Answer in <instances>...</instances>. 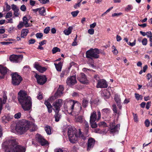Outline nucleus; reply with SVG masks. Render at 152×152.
I'll use <instances>...</instances> for the list:
<instances>
[{
    "mask_svg": "<svg viewBox=\"0 0 152 152\" xmlns=\"http://www.w3.org/2000/svg\"><path fill=\"white\" fill-rule=\"evenodd\" d=\"M12 16V12H8L6 15L5 18H9L11 17Z\"/></svg>",
    "mask_w": 152,
    "mask_h": 152,
    "instance_id": "obj_43",
    "label": "nucleus"
},
{
    "mask_svg": "<svg viewBox=\"0 0 152 152\" xmlns=\"http://www.w3.org/2000/svg\"><path fill=\"white\" fill-rule=\"evenodd\" d=\"M78 80L83 84H87L89 83V80L87 79L86 75L83 73H81L79 75Z\"/></svg>",
    "mask_w": 152,
    "mask_h": 152,
    "instance_id": "obj_12",
    "label": "nucleus"
},
{
    "mask_svg": "<svg viewBox=\"0 0 152 152\" xmlns=\"http://www.w3.org/2000/svg\"><path fill=\"white\" fill-rule=\"evenodd\" d=\"M18 99L24 111H29L31 108L32 102L30 96L26 92L21 90L18 93Z\"/></svg>",
    "mask_w": 152,
    "mask_h": 152,
    "instance_id": "obj_2",
    "label": "nucleus"
},
{
    "mask_svg": "<svg viewBox=\"0 0 152 152\" xmlns=\"http://www.w3.org/2000/svg\"><path fill=\"white\" fill-rule=\"evenodd\" d=\"M95 141L92 138H89L88 141L87 150H90L94 146L95 144Z\"/></svg>",
    "mask_w": 152,
    "mask_h": 152,
    "instance_id": "obj_18",
    "label": "nucleus"
},
{
    "mask_svg": "<svg viewBox=\"0 0 152 152\" xmlns=\"http://www.w3.org/2000/svg\"><path fill=\"white\" fill-rule=\"evenodd\" d=\"M146 35L147 37H149L152 36V33L151 31H148L146 32Z\"/></svg>",
    "mask_w": 152,
    "mask_h": 152,
    "instance_id": "obj_64",
    "label": "nucleus"
},
{
    "mask_svg": "<svg viewBox=\"0 0 152 152\" xmlns=\"http://www.w3.org/2000/svg\"><path fill=\"white\" fill-rule=\"evenodd\" d=\"M72 28L69 27L67 29L65 30L64 32L65 34L66 35H69L72 32Z\"/></svg>",
    "mask_w": 152,
    "mask_h": 152,
    "instance_id": "obj_25",
    "label": "nucleus"
},
{
    "mask_svg": "<svg viewBox=\"0 0 152 152\" xmlns=\"http://www.w3.org/2000/svg\"><path fill=\"white\" fill-rule=\"evenodd\" d=\"M151 102H148L146 103V108L147 110H148L149 109V108H150V107L151 106Z\"/></svg>",
    "mask_w": 152,
    "mask_h": 152,
    "instance_id": "obj_57",
    "label": "nucleus"
},
{
    "mask_svg": "<svg viewBox=\"0 0 152 152\" xmlns=\"http://www.w3.org/2000/svg\"><path fill=\"white\" fill-rule=\"evenodd\" d=\"M147 79L149 80L151 78V81H152V75H151V73H148L146 75Z\"/></svg>",
    "mask_w": 152,
    "mask_h": 152,
    "instance_id": "obj_47",
    "label": "nucleus"
},
{
    "mask_svg": "<svg viewBox=\"0 0 152 152\" xmlns=\"http://www.w3.org/2000/svg\"><path fill=\"white\" fill-rule=\"evenodd\" d=\"M113 110L114 111V113H117V111L116 107V106L115 104H113Z\"/></svg>",
    "mask_w": 152,
    "mask_h": 152,
    "instance_id": "obj_59",
    "label": "nucleus"
},
{
    "mask_svg": "<svg viewBox=\"0 0 152 152\" xmlns=\"http://www.w3.org/2000/svg\"><path fill=\"white\" fill-rule=\"evenodd\" d=\"M20 9L23 11H25L26 10V6L24 5H22L20 7Z\"/></svg>",
    "mask_w": 152,
    "mask_h": 152,
    "instance_id": "obj_53",
    "label": "nucleus"
},
{
    "mask_svg": "<svg viewBox=\"0 0 152 152\" xmlns=\"http://www.w3.org/2000/svg\"><path fill=\"white\" fill-rule=\"evenodd\" d=\"M64 89V87L63 86H59L57 91L55 94L54 96L57 98L58 97L61 96L63 94V91Z\"/></svg>",
    "mask_w": 152,
    "mask_h": 152,
    "instance_id": "obj_17",
    "label": "nucleus"
},
{
    "mask_svg": "<svg viewBox=\"0 0 152 152\" xmlns=\"http://www.w3.org/2000/svg\"><path fill=\"white\" fill-rule=\"evenodd\" d=\"M76 82L75 77L73 76L68 78L66 81L67 84L70 86L74 85Z\"/></svg>",
    "mask_w": 152,
    "mask_h": 152,
    "instance_id": "obj_14",
    "label": "nucleus"
},
{
    "mask_svg": "<svg viewBox=\"0 0 152 152\" xmlns=\"http://www.w3.org/2000/svg\"><path fill=\"white\" fill-rule=\"evenodd\" d=\"M12 78V83L15 86L18 85L22 80L21 76L17 72L13 73L11 74Z\"/></svg>",
    "mask_w": 152,
    "mask_h": 152,
    "instance_id": "obj_7",
    "label": "nucleus"
},
{
    "mask_svg": "<svg viewBox=\"0 0 152 152\" xmlns=\"http://www.w3.org/2000/svg\"><path fill=\"white\" fill-rule=\"evenodd\" d=\"M145 126L148 127L149 126L150 122L148 119H147L145 121Z\"/></svg>",
    "mask_w": 152,
    "mask_h": 152,
    "instance_id": "obj_50",
    "label": "nucleus"
},
{
    "mask_svg": "<svg viewBox=\"0 0 152 152\" xmlns=\"http://www.w3.org/2000/svg\"><path fill=\"white\" fill-rule=\"evenodd\" d=\"M120 125L118 124L115 126L114 128H111L110 130V132L114 133L118 131L120 129Z\"/></svg>",
    "mask_w": 152,
    "mask_h": 152,
    "instance_id": "obj_23",
    "label": "nucleus"
},
{
    "mask_svg": "<svg viewBox=\"0 0 152 152\" xmlns=\"http://www.w3.org/2000/svg\"><path fill=\"white\" fill-rule=\"evenodd\" d=\"M13 118V117L12 115H8L7 116L4 115L2 117L1 120L3 123L6 124L10 121Z\"/></svg>",
    "mask_w": 152,
    "mask_h": 152,
    "instance_id": "obj_19",
    "label": "nucleus"
},
{
    "mask_svg": "<svg viewBox=\"0 0 152 152\" xmlns=\"http://www.w3.org/2000/svg\"><path fill=\"white\" fill-rule=\"evenodd\" d=\"M8 70L7 67H0V73L2 75L0 76V78H4Z\"/></svg>",
    "mask_w": 152,
    "mask_h": 152,
    "instance_id": "obj_20",
    "label": "nucleus"
},
{
    "mask_svg": "<svg viewBox=\"0 0 152 152\" xmlns=\"http://www.w3.org/2000/svg\"><path fill=\"white\" fill-rule=\"evenodd\" d=\"M80 3H79L77 2V4H76L74 5V7L75 9H76L78 7H80Z\"/></svg>",
    "mask_w": 152,
    "mask_h": 152,
    "instance_id": "obj_63",
    "label": "nucleus"
},
{
    "mask_svg": "<svg viewBox=\"0 0 152 152\" xmlns=\"http://www.w3.org/2000/svg\"><path fill=\"white\" fill-rule=\"evenodd\" d=\"M3 99L2 100V99L0 98V114L2 110L3 104L6 103L7 99V97L5 92H4L3 94Z\"/></svg>",
    "mask_w": 152,
    "mask_h": 152,
    "instance_id": "obj_16",
    "label": "nucleus"
},
{
    "mask_svg": "<svg viewBox=\"0 0 152 152\" xmlns=\"http://www.w3.org/2000/svg\"><path fill=\"white\" fill-rule=\"evenodd\" d=\"M147 67H143V71L142 70H141L139 72V74H141L143 72H145L147 69Z\"/></svg>",
    "mask_w": 152,
    "mask_h": 152,
    "instance_id": "obj_61",
    "label": "nucleus"
},
{
    "mask_svg": "<svg viewBox=\"0 0 152 152\" xmlns=\"http://www.w3.org/2000/svg\"><path fill=\"white\" fill-rule=\"evenodd\" d=\"M34 120H32L31 122L24 120L19 122L16 124L15 129L18 134H22L28 130L31 125H34Z\"/></svg>",
    "mask_w": 152,
    "mask_h": 152,
    "instance_id": "obj_5",
    "label": "nucleus"
},
{
    "mask_svg": "<svg viewBox=\"0 0 152 152\" xmlns=\"http://www.w3.org/2000/svg\"><path fill=\"white\" fill-rule=\"evenodd\" d=\"M12 9L13 11H16L17 9H19L15 5L13 4L11 5Z\"/></svg>",
    "mask_w": 152,
    "mask_h": 152,
    "instance_id": "obj_52",
    "label": "nucleus"
},
{
    "mask_svg": "<svg viewBox=\"0 0 152 152\" xmlns=\"http://www.w3.org/2000/svg\"><path fill=\"white\" fill-rule=\"evenodd\" d=\"M36 69L39 72L41 73H43L45 72L47 69L45 68V67H35Z\"/></svg>",
    "mask_w": 152,
    "mask_h": 152,
    "instance_id": "obj_29",
    "label": "nucleus"
},
{
    "mask_svg": "<svg viewBox=\"0 0 152 152\" xmlns=\"http://www.w3.org/2000/svg\"><path fill=\"white\" fill-rule=\"evenodd\" d=\"M58 113L59 112L56 113V114L54 115L55 121L56 122L59 121L61 117V115Z\"/></svg>",
    "mask_w": 152,
    "mask_h": 152,
    "instance_id": "obj_32",
    "label": "nucleus"
},
{
    "mask_svg": "<svg viewBox=\"0 0 152 152\" xmlns=\"http://www.w3.org/2000/svg\"><path fill=\"white\" fill-rule=\"evenodd\" d=\"M102 112L104 115L110 113V110L108 108H104L102 110Z\"/></svg>",
    "mask_w": 152,
    "mask_h": 152,
    "instance_id": "obj_28",
    "label": "nucleus"
},
{
    "mask_svg": "<svg viewBox=\"0 0 152 152\" xmlns=\"http://www.w3.org/2000/svg\"><path fill=\"white\" fill-rule=\"evenodd\" d=\"M6 11H9L11 9V7L8 4L6 3Z\"/></svg>",
    "mask_w": 152,
    "mask_h": 152,
    "instance_id": "obj_56",
    "label": "nucleus"
},
{
    "mask_svg": "<svg viewBox=\"0 0 152 152\" xmlns=\"http://www.w3.org/2000/svg\"><path fill=\"white\" fill-rule=\"evenodd\" d=\"M84 120L83 116H79L76 118V121L80 123H82Z\"/></svg>",
    "mask_w": 152,
    "mask_h": 152,
    "instance_id": "obj_31",
    "label": "nucleus"
},
{
    "mask_svg": "<svg viewBox=\"0 0 152 152\" xmlns=\"http://www.w3.org/2000/svg\"><path fill=\"white\" fill-rule=\"evenodd\" d=\"M88 103V100L86 99H83L82 101V105L83 107L84 108L86 107L87 106Z\"/></svg>",
    "mask_w": 152,
    "mask_h": 152,
    "instance_id": "obj_30",
    "label": "nucleus"
},
{
    "mask_svg": "<svg viewBox=\"0 0 152 152\" xmlns=\"http://www.w3.org/2000/svg\"><path fill=\"white\" fill-rule=\"evenodd\" d=\"M60 51V49L57 47L53 48L52 50V52L53 54H55L58 52Z\"/></svg>",
    "mask_w": 152,
    "mask_h": 152,
    "instance_id": "obj_35",
    "label": "nucleus"
},
{
    "mask_svg": "<svg viewBox=\"0 0 152 152\" xmlns=\"http://www.w3.org/2000/svg\"><path fill=\"white\" fill-rule=\"evenodd\" d=\"M101 95L103 96L104 99H107L109 98V97L108 95H107L106 93V91H104L101 93Z\"/></svg>",
    "mask_w": 152,
    "mask_h": 152,
    "instance_id": "obj_34",
    "label": "nucleus"
},
{
    "mask_svg": "<svg viewBox=\"0 0 152 152\" xmlns=\"http://www.w3.org/2000/svg\"><path fill=\"white\" fill-rule=\"evenodd\" d=\"M99 126H102L103 127L107 126V124L104 121L100 122L98 124Z\"/></svg>",
    "mask_w": 152,
    "mask_h": 152,
    "instance_id": "obj_39",
    "label": "nucleus"
},
{
    "mask_svg": "<svg viewBox=\"0 0 152 152\" xmlns=\"http://www.w3.org/2000/svg\"><path fill=\"white\" fill-rule=\"evenodd\" d=\"M84 124L85 129L87 131H88L89 129V125L88 122L85 121L84 122Z\"/></svg>",
    "mask_w": 152,
    "mask_h": 152,
    "instance_id": "obj_37",
    "label": "nucleus"
},
{
    "mask_svg": "<svg viewBox=\"0 0 152 152\" xmlns=\"http://www.w3.org/2000/svg\"><path fill=\"white\" fill-rule=\"evenodd\" d=\"M147 39L146 38H144L142 41V44L143 45H146L147 44Z\"/></svg>",
    "mask_w": 152,
    "mask_h": 152,
    "instance_id": "obj_44",
    "label": "nucleus"
},
{
    "mask_svg": "<svg viewBox=\"0 0 152 152\" xmlns=\"http://www.w3.org/2000/svg\"><path fill=\"white\" fill-rule=\"evenodd\" d=\"M45 130L47 134L48 135L51 134V132L50 126L47 125L45 128Z\"/></svg>",
    "mask_w": 152,
    "mask_h": 152,
    "instance_id": "obj_27",
    "label": "nucleus"
},
{
    "mask_svg": "<svg viewBox=\"0 0 152 152\" xmlns=\"http://www.w3.org/2000/svg\"><path fill=\"white\" fill-rule=\"evenodd\" d=\"M64 107L65 110L69 112L70 114L73 112L78 114L80 112L83 113L84 112L81 104L76 101L69 100L64 104Z\"/></svg>",
    "mask_w": 152,
    "mask_h": 152,
    "instance_id": "obj_3",
    "label": "nucleus"
},
{
    "mask_svg": "<svg viewBox=\"0 0 152 152\" xmlns=\"http://www.w3.org/2000/svg\"><path fill=\"white\" fill-rule=\"evenodd\" d=\"M5 152H25L26 148L18 145L16 140L12 139L6 141L3 144Z\"/></svg>",
    "mask_w": 152,
    "mask_h": 152,
    "instance_id": "obj_1",
    "label": "nucleus"
},
{
    "mask_svg": "<svg viewBox=\"0 0 152 152\" xmlns=\"http://www.w3.org/2000/svg\"><path fill=\"white\" fill-rule=\"evenodd\" d=\"M79 12V11L77 10L75 11L72 12H71V14L73 17H75L78 15Z\"/></svg>",
    "mask_w": 152,
    "mask_h": 152,
    "instance_id": "obj_41",
    "label": "nucleus"
},
{
    "mask_svg": "<svg viewBox=\"0 0 152 152\" xmlns=\"http://www.w3.org/2000/svg\"><path fill=\"white\" fill-rule=\"evenodd\" d=\"M28 32V30L27 29H23L21 32V37L24 38L27 34Z\"/></svg>",
    "mask_w": 152,
    "mask_h": 152,
    "instance_id": "obj_22",
    "label": "nucleus"
},
{
    "mask_svg": "<svg viewBox=\"0 0 152 152\" xmlns=\"http://www.w3.org/2000/svg\"><path fill=\"white\" fill-rule=\"evenodd\" d=\"M39 12L40 15H44V13L45 12V10L44 9V7H42L41 8H39Z\"/></svg>",
    "mask_w": 152,
    "mask_h": 152,
    "instance_id": "obj_33",
    "label": "nucleus"
},
{
    "mask_svg": "<svg viewBox=\"0 0 152 152\" xmlns=\"http://www.w3.org/2000/svg\"><path fill=\"white\" fill-rule=\"evenodd\" d=\"M37 140L42 145H45L48 144V142L41 135L37 134L36 136Z\"/></svg>",
    "mask_w": 152,
    "mask_h": 152,
    "instance_id": "obj_13",
    "label": "nucleus"
},
{
    "mask_svg": "<svg viewBox=\"0 0 152 152\" xmlns=\"http://www.w3.org/2000/svg\"><path fill=\"white\" fill-rule=\"evenodd\" d=\"M134 119L135 122H137L138 121V117L136 114H134L133 113Z\"/></svg>",
    "mask_w": 152,
    "mask_h": 152,
    "instance_id": "obj_46",
    "label": "nucleus"
},
{
    "mask_svg": "<svg viewBox=\"0 0 152 152\" xmlns=\"http://www.w3.org/2000/svg\"><path fill=\"white\" fill-rule=\"evenodd\" d=\"M34 77L36 78L38 83L41 85L45 83L47 80L46 77L43 75H39L36 73Z\"/></svg>",
    "mask_w": 152,
    "mask_h": 152,
    "instance_id": "obj_10",
    "label": "nucleus"
},
{
    "mask_svg": "<svg viewBox=\"0 0 152 152\" xmlns=\"http://www.w3.org/2000/svg\"><path fill=\"white\" fill-rule=\"evenodd\" d=\"M96 23L95 22H94V23H93L90 25V27L91 28H94L96 26Z\"/></svg>",
    "mask_w": 152,
    "mask_h": 152,
    "instance_id": "obj_62",
    "label": "nucleus"
},
{
    "mask_svg": "<svg viewBox=\"0 0 152 152\" xmlns=\"http://www.w3.org/2000/svg\"><path fill=\"white\" fill-rule=\"evenodd\" d=\"M36 36L37 38H41L43 36V34L41 33H37L36 34Z\"/></svg>",
    "mask_w": 152,
    "mask_h": 152,
    "instance_id": "obj_45",
    "label": "nucleus"
},
{
    "mask_svg": "<svg viewBox=\"0 0 152 152\" xmlns=\"http://www.w3.org/2000/svg\"><path fill=\"white\" fill-rule=\"evenodd\" d=\"M107 85L106 80L101 79L97 83L96 85L97 88H106Z\"/></svg>",
    "mask_w": 152,
    "mask_h": 152,
    "instance_id": "obj_15",
    "label": "nucleus"
},
{
    "mask_svg": "<svg viewBox=\"0 0 152 152\" xmlns=\"http://www.w3.org/2000/svg\"><path fill=\"white\" fill-rule=\"evenodd\" d=\"M45 104L46 106L48 109V112L50 113H51L52 107L49 102L48 101H45Z\"/></svg>",
    "mask_w": 152,
    "mask_h": 152,
    "instance_id": "obj_21",
    "label": "nucleus"
},
{
    "mask_svg": "<svg viewBox=\"0 0 152 152\" xmlns=\"http://www.w3.org/2000/svg\"><path fill=\"white\" fill-rule=\"evenodd\" d=\"M133 7L132 5H128L126 8L125 10L126 11H128L132 9Z\"/></svg>",
    "mask_w": 152,
    "mask_h": 152,
    "instance_id": "obj_40",
    "label": "nucleus"
},
{
    "mask_svg": "<svg viewBox=\"0 0 152 152\" xmlns=\"http://www.w3.org/2000/svg\"><path fill=\"white\" fill-rule=\"evenodd\" d=\"M94 30L93 29H89L88 30V33L91 35L94 34Z\"/></svg>",
    "mask_w": 152,
    "mask_h": 152,
    "instance_id": "obj_48",
    "label": "nucleus"
},
{
    "mask_svg": "<svg viewBox=\"0 0 152 152\" xmlns=\"http://www.w3.org/2000/svg\"><path fill=\"white\" fill-rule=\"evenodd\" d=\"M112 49L113 50L112 52L115 55H116L118 53V51L117 50L116 48L115 47L114 45H113L112 47Z\"/></svg>",
    "mask_w": 152,
    "mask_h": 152,
    "instance_id": "obj_38",
    "label": "nucleus"
},
{
    "mask_svg": "<svg viewBox=\"0 0 152 152\" xmlns=\"http://www.w3.org/2000/svg\"><path fill=\"white\" fill-rule=\"evenodd\" d=\"M67 135L69 141L73 143H75L78 137L84 140L86 139L80 129L77 130L75 128L72 127L68 128Z\"/></svg>",
    "mask_w": 152,
    "mask_h": 152,
    "instance_id": "obj_4",
    "label": "nucleus"
},
{
    "mask_svg": "<svg viewBox=\"0 0 152 152\" xmlns=\"http://www.w3.org/2000/svg\"><path fill=\"white\" fill-rule=\"evenodd\" d=\"M19 10V9H17L16 10V11H14V15L16 17H18L19 15V13L18 12Z\"/></svg>",
    "mask_w": 152,
    "mask_h": 152,
    "instance_id": "obj_51",
    "label": "nucleus"
},
{
    "mask_svg": "<svg viewBox=\"0 0 152 152\" xmlns=\"http://www.w3.org/2000/svg\"><path fill=\"white\" fill-rule=\"evenodd\" d=\"M50 30V28L49 27H47L44 30V33L47 34L49 32Z\"/></svg>",
    "mask_w": 152,
    "mask_h": 152,
    "instance_id": "obj_49",
    "label": "nucleus"
},
{
    "mask_svg": "<svg viewBox=\"0 0 152 152\" xmlns=\"http://www.w3.org/2000/svg\"><path fill=\"white\" fill-rule=\"evenodd\" d=\"M90 121L91 127L92 128H95L97 127V124H96V122H95V121H94V122H92L91 121Z\"/></svg>",
    "mask_w": 152,
    "mask_h": 152,
    "instance_id": "obj_36",
    "label": "nucleus"
},
{
    "mask_svg": "<svg viewBox=\"0 0 152 152\" xmlns=\"http://www.w3.org/2000/svg\"><path fill=\"white\" fill-rule=\"evenodd\" d=\"M114 100L115 101L117 104V106L120 105V104L121 103V99L119 96L118 95L115 94V96Z\"/></svg>",
    "mask_w": 152,
    "mask_h": 152,
    "instance_id": "obj_24",
    "label": "nucleus"
},
{
    "mask_svg": "<svg viewBox=\"0 0 152 152\" xmlns=\"http://www.w3.org/2000/svg\"><path fill=\"white\" fill-rule=\"evenodd\" d=\"M23 58V55H12L10 57V60L14 63L20 62Z\"/></svg>",
    "mask_w": 152,
    "mask_h": 152,
    "instance_id": "obj_11",
    "label": "nucleus"
},
{
    "mask_svg": "<svg viewBox=\"0 0 152 152\" xmlns=\"http://www.w3.org/2000/svg\"><path fill=\"white\" fill-rule=\"evenodd\" d=\"M29 44H33L35 42V40L34 39H31L29 40Z\"/></svg>",
    "mask_w": 152,
    "mask_h": 152,
    "instance_id": "obj_58",
    "label": "nucleus"
},
{
    "mask_svg": "<svg viewBox=\"0 0 152 152\" xmlns=\"http://www.w3.org/2000/svg\"><path fill=\"white\" fill-rule=\"evenodd\" d=\"M94 78L96 81H97L98 82L99 81V80H100L101 79H100L99 77V76L97 75H95L94 76Z\"/></svg>",
    "mask_w": 152,
    "mask_h": 152,
    "instance_id": "obj_55",
    "label": "nucleus"
},
{
    "mask_svg": "<svg viewBox=\"0 0 152 152\" xmlns=\"http://www.w3.org/2000/svg\"><path fill=\"white\" fill-rule=\"evenodd\" d=\"M49 0H41L40 2V3L43 4H46L47 3L49 2Z\"/></svg>",
    "mask_w": 152,
    "mask_h": 152,
    "instance_id": "obj_60",
    "label": "nucleus"
},
{
    "mask_svg": "<svg viewBox=\"0 0 152 152\" xmlns=\"http://www.w3.org/2000/svg\"><path fill=\"white\" fill-rule=\"evenodd\" d=\"M62 104V100L60 99L56 100L53 103V105L55 108L54 111L55 113L59 112Z\"/></svg>",
    "mask_w": 152,
    "mask_h": 152,
    "instance_id": "obj_8",
    "label": "nucleus"
},
{
    "mask_svg": "<svg viewBox=\"0 0 152 152\" xmlns=\"http://www.w3.org/2000/svg\"><path fill=\"white\" fill-rule=\"evenodd\" d=\"M101 117V113L99 111H98L97 112V118L96 113L95 111H94L91 113L90 117V121H91L92 122H94L96 121H99Z\"/></svg>",
    "mask_w": 152,
    "mask_h": 152,
    "instance_id": "obj_9",
    "label": "nucleus"
},
{
    "mask_svg": "<svg viewBox=\"0 0 152 152\" xmlns=\"http://www.w3.org/2000/svg\"><path fill=\"white\" fill-rule=\"evenodd\" d=\"M23 23L25 25L26 27H28L29 26V25L28 23V20L27 19L26 17L24 16L23 17Z\"/></svg>",
    "mask_w": 152,
    "mask_h": 152,
    "instance_id": "obj_26",
    "label": "nucleus"
},
{
    "mask_svg": "<svg viewBox=\"0 0 152 152\" xmlns=\"http://www.w3.org/2000/svg\"><path fill=\"white\" fill-rule=\"evenodd\" d=\"M21 116V113H18L14 115V118L16 119H18Z\"/></svg>",
    "mask_w": 152,
    "mask_h": 152,
    "instance_id": "obj_42",
    "label": "nucleus"
},
{
    "mask_svg": "<svg viewBox=\"0 0 152 152\" xmlns=\"http://www.w3.org/2000/svg\"><path fill=\"white\" fill-rule=\"evenodd\" d=\"M101 53L99 50L97 48L93 49L91 48L90 50H87L86 53V57L89 58L88 63L89 61H91V65L93 66H94V61L93 58H98L99 56L98 55Z\"/></svg>",
    "mask_w": 152,
    "mask_h": 152,
    "instance_id": "obj_6",
    "label": "nucleus"
},
{
    "mask_svg": "<svg viewBox=\"0 0 152 152\" xmlns=\"http://www.w3.org/2000/svg\"><path fill=\"white\" fill-rule=\"evenodd\" d=\"M23 24H24L23 22L20 23L17 26L18 28L20 29L23 26Z\"/></svg>",
    "mask_w": 152,
    "mask_h": 152,
    "instance_id": "obj_54",
    "label": "nucleus"
}]
</instances>
